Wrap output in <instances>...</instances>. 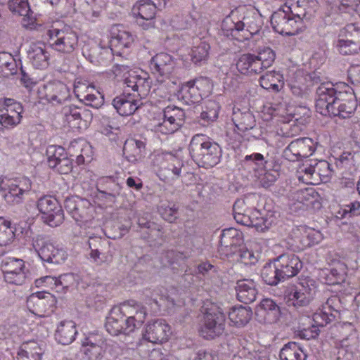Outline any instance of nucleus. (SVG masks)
I'll return each mask as SVG.
<instances>
[{
	"instance_id": "f257e3e1",
	"label": "nucleus",
	"mask_w": 360,
	"mask_h": 360,
	"mask_svg": "<svg viewBox=\"0 0 360 360\" xmlns=\"http://www.w3.org/2000/svg\"><path fill=\"white\" fill-rule=\"evenodd\" d=\"M254 199L255 195H253L237 200L233 207V217L238 224L254 227L257 231L263 232L275 222L276 217L272 212L252 210L248 207V204Z\"/></svg>"
},
{
	"instance_id": "f03ea898",
	"label": "nucleus",
	"mask_w": 360,
	"mask_h": 360,
	"mask_svg": "<svg viewBox=\"0 0 360 360\" xmlns=\"http://www.w3.org/2000/svg\"><path fill=\"white\" fill-rule=\"evenodd\" d=\"M188 150L192 160L199 167L204 168L217 165L222 155L220 146L202 134H197L192 137Z\"/></svg>"
},
{
	"instance_id": "7ed1b4c3",
	"label": "nucleus",
	"mask_w": 360,
	"mask_h": 360,
	"mask_svg": "<svg viewBox=\"0 0 360 360\" xmlns=\"http://www.w3.org/2000/svg\"><path fill=\"white\" fill-rule=\"evenodd\" d=\"M136 35L123 28H113L110 46H97L88 50L91 60H110L112 55L127 56L133 46Z\"/></svg>"
},
{
	"instance_id": "20e7f679",
	"label": "nucleus",
	"mask_w": 360,
	"mask_h": 360,
	"mask_svg": "<svg viewBox=\"0 0 360 360\" xmlns=\"http://www.w3.org/2000/svg\"><path fill=\"white\" fill-rule=\"evenodd\" d=\"M184 118L185 113L182 109L169 105L164 109L162 117L150 124V130L157 134H172L181 128Z\"/></svg>"
},
{
	"instance_id": "39448f33",
	"label": "nucleus",
	"mask_w": 360,
	"mask_h": 360,
	"mask_svg": "<svg viewBox=\"0 0 360 360\" xmlns=\"http://www.w3.org/2000/svg\"><path fill=\"white\" fill-rule=\"evenodd\" d=\"M46 34L49 47L58 53L70 54L77 46L78 37L70 27H53L47 31Z\"/></svg>"
},
{
	"instance_id": "423d86ee",
	"label": "nucleus",
	"mask_w": 360,
	"mask_h": 360,
	"mask_svg": "<svg viewBox=\"0 0 360 360\" xmlns=\"http://www.w3.org/2000/svg\"><path fill=\"white\" fill-rule=\"evenodd\" d=\"M203 322L200 335L206 339H213L221 335L224 330L226 316L222 309L214 304L204 307Z\"/></svg>"
},
{
	"instance_id": "0eeeda50",
	"label": "nucleus",
	"mask_w": 360,
	"mask_h": 360,
	"mask_svg": "<svg viewBox=\"0 0 360 360\" xmlns=\"http://www.w3.org/2000/svg\"><path fill=\"white\" fill-rule=\"evenodd\" d=\"M212 90V84L207 77H200L184 84L177 92V98L186 105L197 103L203 96H207Z\"/></svg>"
},
{
	"instance_id": "6e6552de",
	"label": "nucleus",
	"mask_w": 360,
	"mask_h": 360,
	"mask_svg": "<svg viewBox=\"0 0 360 360\" xmlns=\"http://www.w3.org/2000/svg\"><path fill=\"white\" fill-rule=\"evenodd\" d=\"M114 71L116 75L122 74L126 88L138 92L139 96L145 97L149 93L150 82L147 72L141 70H131L127 65H117Z\"/></svg>"
},
{
	"instance_id": "1a4fd4ad",
	"label": "nucleus",
	"mask_w": 360,
	"mask_h": 360,
	"mask_svg": "<svg viewBox=\"0 0 360 360\" xmlns=\"http://www.w3.org/2000/svg\"><path fill=\"white\" fill-rule=\"evenodd\" d=\"M176 67V62L172 56L167 53H160L153 56L150 63L152 72L157 76L160 84L169 86L176 84V79L172 76Z\"/></svg>"
},
{
	"instance_id": "9d476101",
	"label": "nucleus",
	"mask_w": 360,
	"mask_h": 360,
	"mask_svg": "<svg viewBox=\"0 0 360 360\" xmlns=\"http://www.w3.org/2000/svg\"><path fill=\"white\" fill-rule=\"evenodd\" d=\"M32 245L42 262L60 264L67 259V252L63 248L55 245L49 239L42 236L34 237Z\"/></svg>"
},
{
	"instance_id": "9b49d317",
	"label": "nucleus",
	"mask_w": 360,
	"mask_h": 360,
	"mask_svg": "<svg viewBox=\"0 0 360 360\" xmlns=\"http://www.w3.org/2000/svg\"><path fill=\"white\" fill-rule=\"evenodd\" d=\"M0 269L6 283L11 285H22L27 279L25 262L22 259L6 257L1 259Z\"/></svg>"
},
{
	"instance_id": "f8f14e48",
	"label": "nucleus",
	"mask_w": 360,
	"mask_h": 360,
	"mask_svg": "<svg viewBox=\"0 0 360 360\" xmlns=\"http://www.w3.org/2000/svg\"><path fill=\"white\" fill-rule=\"evenodd\" d=\"M32 183L27 177L4 178L0 181V190L6 201L18 203L22 196L30 191Z\"/></svg>"
},
{
	"instance_id": "ddd939ff",
	"label": "nucleus",
	"mask_w": 360,
	"mask_h": 360,
	"mask_svg": "<svg viewBox=\"0 0 360 360\" xmlns=\"http://www.w3.org/2000/svg\"><path fill=\"white\" fill-rule=\"evenodd\" d=\"M41 218L50 226H59L64 219V214L61 206L56 198L51 195H45L39 199L37 204Z\"/></svg>"
},
{
	"instance_id": "4468645a",
	"label": "nucleus",
	"mask_w": 360,
	"mask_h": 360,
	"mask_svg": "<svg viewBox=\"0 0 360 360\" xmlns=\"http://www.w3.org/2000/svg\"><path fill=\"white\" fill-rule=\"evenodd\" d=\"M122 317L125 319V328L127 331H134L144 322L148 311L146 307L130 300L118 307Z\"/></svg>"
},
{
	"instance_id": "2eb2a0df",
	"label": "nucleus",
	"mask_w": 360,
	"mask_h": 360,
	"mask_svg": "<svg viewBox=\"0 0 360 360\" xmlns=\"http://www.w3.org/2000/svg\"><path fill=\"white\" fill-rule=\"evenodd\" d=\"M344 89H340L339 86L331 82H324L316 89V111L323 115H327L330 106L339 98Z\"/></svg>"
},
{
	"instance_id": "dca6fc26",
	"label": "nucleus",
	"mask_w": 360,
	"mask_h": 360,
	"mask_svg": "<svg viewBox=\"0 0 360 360\" xmlns=\"http://www.w3.org/2000/svg\"><path fill=\"white\" fill-rule=\"evenodd\" d=\"M56 302L55 297L51 293L37 292L27 297V307L36 316H49L54 311Z\"/></svg>"
},
{
	"instance_id": "f3484780",
	"label": "nucleus",
	"mask_w": 360,
	"mask_h": 360,
	"mask_svg": "<svg viewBox=\"0 0 360 360\" xmlns=\"http://www.w3.org/2000/svg\"><path fill=\"white\" fill-rule=\"evenodd\" d=\"M283 259L284 256H280L276 260L264 266L261 277L267 285H276L285 278L292 276V267L284 266L281 263V260Z\"/></svg>"
},
{
	"instance_id": "a211bd4d",
	"label": "nucleus",
	"mask_w": 360,
	"mask_h": 360,
	"mask_svg": "<svg viewBox=\"0 0 360 360\" xmlns=\"http://www.w3.org/2000/svg\"><path fill=\"white\" fill-rule=\"evenodd\" d=\"M345 89L333 105L330 106L328 115L342 118L349 117L357 107L356 96L349 86L343 85Z\"/></svg>"
},
{
	"instance_id": "6ab92c4d",
	"label": "nucleus",
	"mask_w": 360,
	"mask_h": 360,
	"mask_svg": "<svg viewBox=\"0 0 360 360\" xmlns=\"http://www.w3.org/2000/svg\"><path fill=\"white\" fill-rule=\"evenodd\" d=\"M22 112L20 103L12 98H5L0 101V124L5 128L14 127L20 122Z\"/></svg>"
},
{
	"instance_id": "aec40b11",
	"label": "nucleus",
	"mask_w": 360,
	"mask_h": 360,
	"mask_svg": "<svg viewBox=\"0 0 360 360\" xmlns=\"http://www.w3.org/2000/svg\"><path fill=\"white\" fill-rule=\"evenodd\" d=\"M61 115L64 122L72 129H86L92 120V114L73 105L63 108Z\"/></svg>"
},
{
	"instance_id": "412c9836",
	"label": "nucleus",
	"mask_w": 360,
	"mask_h": 360,
	"mask_svg": "<svg viewBox=\"0 0 360 360\" xmlns=\"http://www.w3.org/2000/svg\"><path fill=\"white\" fill-rule=\"evenodd\" d=\"M39 98L55 105L62 103L70 97L68 87L63 82H52L43 85L38 90Z\"/></svg>"
},
{
	"instance_id": "4be33fe9",
	"label": "nucleus",
	"mask_w": 360,
	"mask_h": 360,
	"mask_svg": "<svg viewBox=\"0 0 360 360\" xmlns=\"http://www.w3.org/2000/svg\"><path fill=\"white\" fill-rule=\"evenodd\" d=\"M156 11V6L151 0H140L131 9L137 24L144 30L154 27Z\"/></svg>"
},
{
	"instance_id": "5701e85b",
	"label": "nucleus",
	"mask_w": 360,
	"mask_h": 360,
	"mask_svg": "<svg viewBox=\"0 0 360 360\" xmlns=\"http://www.w3.org/2000/svg\"><path fill=\"white\" fill-rule=\"evenodd\" d=\"M106 349V341L99 334L89 333L82 340V350L87 360H101Z\"/></svg>"
},
{
	"instance_id": "b1692460",
	"label": "nucleus",
	"mask_w": 360,
	"mask_h": 360,
	"mask_svg": "<svg viewBox=\"0 0 360 360\" xmlns=\"http://www.w3.org/2000/svg\"><path fill=\"white\" fill-rule=\"evenodd\" d=\"M49 166L60 174H68L72 169V161L68 157L65 148L60 146L51 145L46 148Z\"/></svg>"
},
{
	"instance_id": "393cba45",
	"label": "nucleus",
	"mask_w": 360,
	"mask_h": 360,
	"mask_svg": "<svg viewBox=\"0 0 360 360\" xmlns=\"http://www.w3.org/2000/svg\"><path fill=\"white\" fill-rule=\"evenodd\" d=\"M74 92L77 98L86 105L98 108L103 104V96L93 85L77 82L75 84Z\"/></svg>"
},
{
	"instance_id": "a878e982",
	"label": "nucleus",
	"mask_w": 360,
	"mask_h": 360,
	"mask_svg": "<svg viewBox=\"0 0 360 360\" xmlns=\"http://www.w3.org/2000/svg\"><path fill=\"white\" fill-rule=\"evenodd\" d=\"M171 334V328L164 319H157L149 323L143 334L145 340L152 343L167 341Z\"/></svg>"
},
{
	"instance_id": "bb28decb",
	"label": "nucleus",
	"mask_w": 360,
	"mask_h": 360,
	"mask_svg": "<svg viewBox=\"0 0 360 360\" xmlns=\"http://www.w3.org/2000/svg\"><path fill=\"white\" fill-rule=\"evenodd\" d=\"M322 239L323 235L319 231L306 226H299L294 229V242L299 250L317 244Z\"/></svg>"
},
{
	"instance_id": "cd10ccee",
	"label": "nucleus",
	"mask_w": 360,
	"mask_h": 360,
	"mask_svg": "<svg viewBox=\"0 0 360 360\" xmlns=\"http://www.w3.org/2000/svg\"><path fill=\"white\" fill-rule=\"evenodd\" d=\"M291 11V6L285 4L282 11L272 15L271 22L276 32L287 36L292 34V25L289 22L292 19Z\"/></svg>"
},
{
	"instance_id": "c85d7f7f",
	"label": "nucleus",
	"mask_w": 360,
	"mask_h": 360,
	"mask_svg": "<svg viewBox=\"0 0 360 360\" xmlns=\"http://www.w3.org/2000/svg\"><path fill=\"white\" fill-rule=\"evenodd\" d=\"M242 243L243 234L240 231L232 227L224 229L221 234L220 250L226 255L233 254Z\"/></svg>"
},
{
	"instance_id": "c756f323",
	"label": "nucleus",
	"mask_w": 360,
	"mask_h": 360,
	"mask_svg": "<svg viewBox=\"0 0 360 360\" xmlns=\"http://www.w3.org/2000/svg\"><path fill=\"white\" fill-rule=\"evenodd\" d=\"M236 68L239 72L248 76L259 75L263 71L258 57L252 53L241 55L237 60Z\"/></svg>"
},
{
	"instance_id": "7c9ffc66",
	"label": "nucleus",
	"mask_w": 360,
	"mask_h": 360,
	"mask_svg": "<svg viewBox=\"0 0 360 360\" xmlns=\"http://www.w3.org/2000/svg\"><path fill=\"white\" fill-rule=\"evenodd\" d=\"M119 307H113L106 319L105 324L106 330L112 335H118L120 333L129 334L133 331H127L125 328V319L121 314Z\"/></svg>"
},
{
	"instance_id": "2f4dec72",
	"label": "nucleus",
	"mask_w": 360,
	"mask_h": 360,
	"mask_svg": "<svg viewBox=\"0 0 360 360\" xmlns=\"http://www.w3.org/2000/svg\"><path fill=\"white\" fill-rule=\"evenodd\" d=\"M247 22H240L238 18H236L232 13L231 15L226 16L221 22L219 34L226 37H231L241 41L240 33Z\"/></svg>"
},
{
	"instance_id": "473e14b6",
	"label": "nucleus",
	"mask_w": 360,
	"mask_h": 360,
	"mask_svg": "<svg viewBox=\"0 0 360 360\" xmlns=\"http://www.w3.org/2000/svg\"><path fill=\"white\" fill-rule=\"evenodd\" d=\"M309 280L307 278H299L294 285V307L307 306L312 298V288L309 285Z\"/></svg>"
},
{
	"instance_id": "72a5a7b5",
	"label": "nucleus",
	"mask_w": 360,
	"mask_h": 360,
	"mask_svg": "<svg viewBox=\"0 0 360 360\" xmlns=\"http://www.w3.org/2000/svg\"><path fill=\"white\" fill-rule=\"evenodd\" d=\"M51 5L57 4L59 0H47ZM8 8L10 11L16 13L23 18V25L28 26L34 22L32 18V13L27 0H9Z\"/></svg>"
},
{
	"instance_id": "f704fd0d",
	"label": "nucleus",
	"mask_w": 360,
	"mask_h": 360,
	"mask_svg": "<svg viewBox=\"0 0 360 360\" xmlns=\"http://www.w3.org/2000/svg\"><path fill=\"white\" fill-rule=\"evenodd\" d=\"M112 104L119 115L129 116L132 115L140 106L139 101L134 99L128 94L115 97Z\"/></svg>"
},
{
	"instance_id": "c9c22d12",
	"label": "nucleus",
	"mask_w": 360,
	"mask_h": 360,
	"mask_svg": "<svg viewBox=\"0 0 360 360\" xmlns=\"http://www.w3.org/2000/svg\"><path fill=\"white\" fill-rule=\"evenodd\" d=\"M238 300L244 303H250L256 300L257 290L256 284L252 279L238 281L236 286Z\"/></svg>"
},
{
	"instance_id": "e433bc0d",
	"label": "nucleus",
	"mask_w": 360,
	"mask_h": 360,
	"mask_svg": "<svg viewBox=\"0 0 360 360\" xmlns=\"http://www.w3.org/2000/svg\"><path fill=\"white\" fill-rule=\"evenodd\" d=\"M77 333L76 324L70 320L60 321L57 326L55 337L60 344L66 345L72 343Z\"/></svg>"
},
{
	"instance_id": "4c0bfd02",
	"label": "nucleus",
	"mask_w": 360,
	"mask_h": 360,
	"mask_svg": "<svg viewBox=\"0 0 360 360\" xmlns=\"http://www.w3.org/2000/svg\"><path fill=\"white\" fill-rule=\"evenodd\" d=\"M145 148L146 145L143 141L129 138L124 144V155L129 162L134 163L143 158Z\"/></svg>"
},
{
	"instance_id": "58836bf2",
	"label": "nucleus",
	"mask_w": 360,
	"mask_h": 360,
	"mask_svg": "<svg viewBox=\"0 0 360 360\" xmlns=\"http://www.w3.org/2000/svg\"><path fill=\"white\" fill-rule=\"evenodd\" d=\"M27 57L35 68H44L49 63V55L45 50L44 44L35 43L30 46L27 51Z\"/></svg>"
},
{
	"instance_id": "ea45409f",
	"label": "nucleus",
	"mask_w": 360,
	"mask_h": 360,
	"mask_svg": "<svg viewBox=\"0 0 360 360\" xmlns=\"http://www.w3.org/2000/svg\"><path fill=\"white\" fill-rule=\"evenodd\" d=\"M278 311L276 302L271 299L266 298L263 299L257 307L256 314L260 321L271 323L276 320Z\"/></svg>"
},
{
	"instance_id": "a19ab883",
	"label": "nucleus",
	"mask_w": 360,
	"mask_h": 360,
	"mask_svg": "<svg viewBox=\"0 0 360 360\" xmlns=\"http://www.w3.org/2000/svg\"><path fill=\"white\" fill-rule=\"evenodd\" d=\"M296 176L300 182L305 184H314L315 167L309 159H297L296 166Z\"/></svg>"
},
{
	"instance_id": "79ce46f5",
	"label": "nucleus",
	"mask_w": 360,
	"mask_h": 360,
	"mask_svg": "<svg viewBox=\"0 0 360 360\" xmlns=\"http://www.w3.org/2000/svg\"><path fill=\"white\" fill-rule=\"evenodd\" d=\"M271 164L265 161L263 155L258 153L246 155L242 161V167L248 171L252 178L260 172L261 169Z\"/></svg>"
},
{
	"instance_id": "37998d69",
	"label": "nucleus",
	"mask_w": 360,
	"mask_h": 360,
	"mask_svg": "<svg viewBox=\"0 0 360 360\" xmlns=\"http://www.w3.org/2000/svg\"><path fill=\"white\" fill-rule=\"evenodd\" d=\"M320 330L311 322L309 316L301 317L298 321L297 329H294V336L302 339L310 340L318 337Z\"/></svg>"
},
{
	"instance_id": "c03bdc74",
	"label": "nucleus",
	"mask_w": 360,
	"mask_h": 360,
	"mask_svg": "<svg viewBox=\"0 0 360 360\" xmlns=\"http://www.w3.org/2000/svg\"><path fill=\"white\" fill-rule=\"evenodd\" d=\"M316 193L313 188L298 189L294 193V209L307 210L316 200Z\"/></svg>"
},
{
	"instance_id": "a18cd8bd",
	"label": "nucleus",
	"mask_w": 360,
	"mask_h": 360,
	"mask_svg": "<svg viewBox=\"0 0 360 360\" xmlns=\"http://www.w3.org/2000/svg\"><path fill=\"white\" fill-rule=\"evenodd\" d=\"M232 121L237 129L241 131L251 129L255 126V118L249 111L241 112L240 109L233 108Z\"/></svg>"
},
{
	"instance_id": "49530a36",
	"label": "nucleus",
	"mask_w": 360,
	"mask_h": 360,
	"mask_svg": "<svg viewBox=\"0 0 360 360\" xmlns=\"http://www.w3.org/2000/svg\"><path fill=\"white\" fill-rule=\"evenodd\" d=\"M252 315L249 307L234 306L229 311V319L236 326H243L249 322Z\"/></svg>"
},
{
	"instance_id": "de8ad7c7",
	"label": "nucleus",
	"mask_w": 360,
	"mask_h": 360,
	"mask_svg": "<svg viewBox=\"0 0 360 360\" xmlns=\"http://www.w3.org/2000/svg\"><path fill=\"white\" fill-rule=\"evenodd\" d=\"M294 156L297 159H308L315 150V143L309 137H302L294 139Z\"/></svg>"
},
{
	"instance_id": "09e8293b",
	"label": "nucleus",
	"mask_w": 360,
	"mask_h": 360,
	"mask_svg": "<svg viewBox=\"0 0 360 360\" xmlns=\"http://www.w3.org/2000/svg\"><path fill=\"white\" fill-rule=\"evenodd\" d=\"M311 111L306 105L294 107V132L304 130L310 122Z\"/></svg>"
},
{
	"instance_id": "8fccbe9b",
	"label": "nucleus",
	"mask_w": 360,
	"mask_h": 360,
	"mask_svg": "<svg viewBox=\"0 0 360 360\" xmlns=\"http://www.w3.org/2000/svg\"><path fill=\"white\" fill-rule=\"evenodd\" d=\"M219 108V103L214 101L205 102L200 116L201 124L206 126L215 121L218 117Z\"/></svg>"
},
{
	"instance_id": "3c124183",
	"label": "nucleus",
	"mask_w": 360,
	"mask_h": 360,
	"mask_svg": "<svg viewBox=\"0 0 360 360\" xmlns=\"http://www.w3.org/2000/svg\"><path fill=\"white\" fill-rule=\"evenodd\" d=\"M210 49V46L206 41H200L195 44L190 53L191 61L198 65L205 63L208 59Z\"/></svg>"
},
{
	"instance_id": "603ef678",
	"label": "nucleus",
	"mask_w": 360,
	"mask_h": 360,
	"mask_svg": "<svg viewBox=\"0 0 360 360\" xmlns=\"http://www.w3.org/2000/svg\"><path fill=\"white\" fill-rule=\"evenodd\" d=\"M42 349L35 342L26 343L18 353V360H41Z\"/></svg>"
},
{
	"instance_id": "864d4df0",
	"label": "nucleus",
	"mask_w": 360,
	"mask_h": 360,
	"mask_svg": "<svg viewBox=\"0 0 360 360\" xmlns=\"http://www.w3.org/2000/svg\"><path fill=\"white\" fill-rule=\"evenodd\" d=\"M20 65V61L18 62L11 53L0 52V71L4 72L5 75L16 74Z\"/></svg>"
},
{
	"instance_id": "5fc2aeb1",
	"label": "nucleus",
	"mask_w": 360,
	"mask_h": 360,
	"mask_svg": "<svg viewBox=\"0 0 360 360\" xmlns=\"http://www.w3.org/2000/svg\"><path fill=\"white\" fill-rule=\"evenodd\" d=\"M281 79L282 75L279 73L275 71L268 72L260 77L259 84L263 89L278 91L282 82Z\"/></svg>"
},
{
	"instance_id": "6e6d98bb",
	"label": "nucleus",
	"mask_w": 360,
	"mask_h": 360,
	"mask_svg": "<svg viewBox=\"0 0 360 360\" xmlns=\"http://www.w3.org/2000/svg\"><path fill=\"white\" fill-rule=\"evenodd\" d=\"M315 167L314 184L320 181H327L333 174V169L331 165L326 160H321L314 165Z\"/></svg>"
},
{
	"instance_id": "4d7b16f0",
	"label": "nucleus",
	"mask_w": 360,
	"mask_h": 360,
	"mask_svg": "<svg viewBox=\"0 0 360 360\" xmlns=\"http://www.w3.org/2000/svg\"><path fill=\"white\" fill-rule=\"evenodd\" d=\"M15 230L11 221L0 217V246H6L13 240Z\"/></svg>"
},
{
	"instance_id": "13d9d810",
	"label": "nucleus",
	"mask_w": 360,
	"mask_h": 360,
	"mask_svg": "<svg viewBox=\"0 0 360 360\" xmlns=\"http://www.w3.org/2000/svg\"><path fill=\"white\" fill-rule=\"evenodd\" d=\"M181 163L178 162L175 164H168L167 167H162L159 172V176L165 182L176 179L181 174Z\"/></svg>"
},
{
	"instance_id": "bf43d9fd",
	"label": "nucleus",
	"mask_w": 360,
	"mask_h": 360,
	"mask_svg": "<svg viewBox=\"0 0 360 360\" xmlns=\"http://www.w3.org/2000/svg\"><path fill=\"white\" fill-rule=\"evenodd\" d=\"M321 276L324 283L328 285H339L345 282L346 275L343 271H338L336 269L323 270Z\"/></svg>"
},
{
	"instance_id": "052dcab7",
	"label": "nucleus",
	"mask_w": 360,
	"mask_h": 360,
	"mask_svg": "<svg viewBox=\"0 0 360 360\" xmlns=\"http://www.w3.org/2000/svg\"><path fill=\"white\" fill-rule=\"evenodd\" d=\"M267 167L261 169L260 172L256 174L255 177L259 181L262 186L264 188L269 187L277 179L278 176V170L276 169H267Z\"/></svg>"
},
{
	"instance_id": "680f3d73",
	"label": "nucleus",
	"mask_w": 360,
	"mask_h": 360,
	"mask_svg": "<svg viewBox=\"0 0 360 360\" xmlns=\"http://www.w3.org/2000/svg\"><path fill=\"white\" fill-rule=\"evenodd\" d=\"M344 329L350 331L351 333L341 341V345L355 352L359 345V338L356 331L350 323H345Z\"/></svg>"
},
{
	"instance_id": "e2e57ef3",
	"label": "nucleus",
	"mask_w": 360,
	"mask_h": 360,
	"mask_svg": "<svg viewBox=\"0 0 360 360\" xmlns=\"http://www.w3.org/2000/svg\"><path fill=\"white\" fill-rule=\"evenodd\" d=\"M336 48L342 55H352L360 51V44L352 40L339 39L336 43Z\"/></svg>"
},
{
	"instance_id": "0e129e2a",
	"label": "nucleus",
	"mask_w": 360,
	"mask_h": 360,
	"mask_svg": "<svg viewBox=\"0 0 360 360\" xmlns=\"http://www.w3.org/2000/svg\"><path fill=\"white\" fill-rule=\"evenodd\" d=\"M245 27L241 30V41L250 39L252 37L257 34L259 31V26L255 23V20L248 17H243L240 22H247Z\"/></svg>"
},
{
	"instance_id": "69168bd1",
	"label": "nucleus",
	"mask_w": 360,
	"mask_h": 360,
	"mask_svg": "<svg viewBox=\"0 0 360 360\" xmlns=\"http://www.w3.org/2000/svg\"><path fill=\"white\" fill-rule=\"evenodd\" d=\"M334 318L335 315L333 312H329L322 307V309H319L314 314L311 322L319 328V327L326 326Z\"/></svg>"
},
{
	"instance_id": "338daca9",
	"label": "nucleus",
	"mask_w": 360,
	"mask_h": 360,
	"mask_svg": "<svg viewBox=\"0 0 360 360\" xmlns=\"http://www.w3.org/2000/svg\"><path fill=\"white\" fill-rule=\"evenodd\" d=\"M159 212L164 220L170 223L176 219L177 210L173 202L162 204L159 207Z\"/></svg>"
},
{
	"instance_id": "774afa93",
	"label": "nucleus",
	"mask_w": 360,
	"mask_h": 360,
	"mask_svg": "<svg viewBox=\"0 0 360 360\" xmlns=\"http://www.w3.org/2000/svg\"><path fill=\"white\" fill-rule=\"evenodd\" d=\"M257 56L261 63L263 70L271 66L275 60V53L270 48H266L259 52Z\"/></svg>"
}]
</instances>
